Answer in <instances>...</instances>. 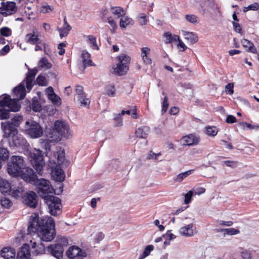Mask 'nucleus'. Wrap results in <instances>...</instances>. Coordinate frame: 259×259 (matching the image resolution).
<instances>
[{"instance_id":"8","label":"nucleus","mask_w":259,"mask_h":259,"mask_svg":"<svg viewBox=\"0 0 259 259\" xmlns=\"http://www.w3.org/2000/svg\"><path fill=\"white\" fill-rule=\"evenodd\" d=\"M26 133L32 138H38L43 135V129L40 125L34 121L26 122Z\"/></svg>"},{"instance_id":"35","label":"nucleus","mask_w":259,"mask_h":259,"mask_svg":"<svg viewBox=\"0 0 259 259\" xmlns=\"http://www.w3.org/2000/svg\"><path fill=\"white\" fill-rule=\"evenodd\" d=\"M9 104L10 106H8V107L9 108L10 111L17 112L19 111L21 108L20 105L15 100L11 99V102Z\"/></svg>"},{"instance_id":"16","label":"nucleus","mask_w":259,"mask_h":259,"mask_svg":"<svg viewBox=\"0 0 259 259\" xmlns=\"http://www.w3.org/2000/svg\"><path fill=\"white\" fill-rule=\"evenodd\" d=\"M30 245L24 244L17 253V259H30Z\"/></svg>"},{"instance_id":"23","label":"nucleus","mask_w":259,"mask_h":259,"mask_svg":"<svg viewBox=\"0 0 259 259\" xmlns=\"http://www.w3.org/2000/svg\"><path fill=\"white\" fill-rule=\"evenodd\" d=\"M241 44L243 47L246 49V51L247 52H251L253 54L257 53V51L256 49L254 46L253 44L250 41L244 38L241 40Z\"/></svg>"},{"instance_id":"11","label":"nucleus","mask_w":259,"mask_h":259,"mask_svg":"<svg viewBox=\"0 0 259 259\" xmlns=\"http://www.w3.org/2000/svg\"><path fill=\"white\" fill-rule=\"evenodd\" d=\"M55 130L61 136L69 138L70 135L69 133V127L64 122L57 120L54 124Z\"/></svg>"},{"instance_id":"63","label":"nucleus","mask_w":259,"mask_h":259,"mask_svg":"<svg viewBox=\"0 0 259 259\" xmlns=\"http://www.w3.org/2000/svg\"><path fill=\"white\" fill-rule=\"evenodd\" d=\"M259 8V4L257 3H254L252 4L249 5L247 7L245 8L246 10H244V12H246L248 10H253L256 11L258 10Z\"/></svg>"},{"instance_id":"64","label":"nucleus","mask_w":259,"mask_h":259,"mask_svg":"<svg viewBox=\"0 0 259 259\" xmlns=\"http://www.w3.org/2000/svg\"><path fill=\"white\" fill-rule=\"evenodd\" d=\"M241 255L243 259H251L252 255L250 251L244 250L241 252Z\"/></svg>"},{"instance_id":"42","label":"nucleus","mask_w":259,"mask_h":259,"mask_svg":"<svg viewBox=\"0 0 259 259\" xmlns=\"http://www.w3.org/2000/svg\"><path fill=\"white\" fill-rule=\"evenodd\" d=\"M154 249V246L152 245H147L144 250L143 253L140 255L139 259H144L147 256H148L151 251H152Z\"/></svg>"},{"instance_id":"37","label":"nucleus","mask_w":259,"mask_h":259,"mask_svg":"<svg viewBox=\"0 0 259 259\" xmlns=\"http://www.w3.org/2000/svg\"><path fill=\"white\" fill-rule=\"evenodd\" d=\"M193 171V170H189L188 171H186L185 172L181 173L179 175H178L174 179L175 181L176 182H182L184 179L190 176L192 174V172Z\"/></svg>"},{"instance_id":"2","label":"nucleus","mask_w":259,"mask_h":259,"mask_svg":"<svg viewBox=\"0 0 259 259\" xmlns=\"http://www.w3.org/2000/svg\"><path fill=\"white\" fill-rule=\"evenodd\" d=\"M68 244L67 238L65 237H61L56 240L55 243L47 246V250L50 254L56 258L61 259L63 258L64 247L67 246Z\"/></svg>"},{"instance_id":"32","label":"nucleus","mask_w":259,"mask_h":259,"mask_svg":"<svg viewBox=\"0 0 259 259\" xmlns=\"http://www.w3.org/2000/svg\"><path fill=\"white\" fill-rule=\"evenodd\" d=\"M24 191L23 187L20 186L17 187H15L12 189L11 187V191L9 192H11V195L15 198H18L21 196Z\"/></svg>"},{"instance_id":"15","label":"nucleus","mask_w":259,"mask_h":259,"mask_svg":"<svg viewBox=\"0 0 259 259\" xmlns=\"http://www.w3.org/2000/svg\"><path fill=\"white\" fill-rule=\"evenodd\" d=\"M36 194L33 191H30L27 193L24 197V200L25 204L32 208H35L37 205V200Z\"/></svg>"},{"instance_id":"41","label":"nucleus","mask_w":259,"mask_h":259,"mask_svg":"<svg viewBox=\"0 0 259 259\" xmlns=\"http://www.w3.org/2000/svg\"><path fill=\"white\" fill-rule=\"evenodd\" d=\"M78 101L79 102L81 106L84 107H89L90 103V100L89 98L86 97V95L80 96L77 98Z\"/></svg>"},{"instance_id":"62","label":"nucleus","mask_w":259,"mask_h":259,"mask_svg":"<svg viewBox=\"0 0 259 259\" xmlns=\"http://www.w3.org/2000/svg\"><path fill=\"white\" fill-rule=\"evenodd\" d=\"M168 106L169 104L168 103V98L167 96H165L162 102L161 112L162 113L165 112L167 110Z\"/></svg>"},{"instance_id":"38","label":"nucleus","mask_w":259,"mask_h":259,"mask_svg":"<svg viewBox=\"0 0 259 259\" xmlns=\"http://www.w3.org/2000/svg\"><path fill=\"white\" fill-rule=\"evenodd\" d=\"M30 243L31 245V248L32 249H35L34 251L36 254L42 253L45 251V247L41 243L40 244L41 246L39 247V249H38L37 247H38V246L37 245L35 242H33L31 240Z\"/></svg>"},{"instance_id":"61","label":"nucleus","mask_w":259,"mask_h":259,"mask_svg":"<svg viewBox=\"0 0 259 259\" xmlns=\"http://www.w3.org/2000/svg\"><path fill=\"white\" fill-rule=\"evenodd\" d=\"M193 195V191L192 190L189 191L185 195V203L189 204L191 202L192 197Z\"/></svg>"},{"instance_id":"58","label":"nucleus","mask_w":259,"mask_h":259,"mask_svg":"<svg viewBox=\"0 0 259 259\" xmlns=\"http://www.w3.org/2000/svg\"><path fill=\"white\" fill-rule=\"evenodd\" d=\"M65 160V153L64 151L59 152L57 154V162L59 165H62L64 163Z\"/></svg>"},{"instance_id":"30","label":"nucleus","mask_w":259,"mask_h":259,"mask_svg":"<svg viewBox=\"0 0 259 259\" xmlns=\"http://www.w3.org/2000/svg\"><path fill=\"white\" fill-rule=\"evenodd\" d=\"M110 10L112 13L114 15L116 16L117 18L121 17L125 14V11L121 7H111Z\"/></svg>"},{"instance_id":"5","label":"nucleus","mask_w":259,"mask_h":259,"mask_svg":"<svg viewBox=\"0 0 259 259\" xmlns=\"http://www.w3.org/2000/svg\"><path fill=\"white\" fill-rule=\"evenodd\" d=\"M44 202L48 205L49 212L51 215L57 216L62 213L61 200L59 197L52 195L45 198Z\"/></svg>"},{"instance_id":"7","label":"nucleus","mask_w":259,"mask_h":259,"mask_svg":"<svg viewBox=\"0 0 259 259\" xmlns=\"http://www.w3.org/2000/svg\"><path fill=\"white\" fill-rule=\"evenodd\" d=\"M37 185V193L40 197L44 200L52 195L50 193H53L54 190L50 184V182L44 179H38V182L35 184Z\"/></svg>"},{"instance_id":"12","label":"nucleus","mask_w":259,"mask_h":259,"mask_svg":"<svg viewBox=\"0 0 259 259\" xmlns=\"http://www.w3.org/2000/svg\"><path fill=\"white\" fill-rule=\"evenodd\" d=\"M1 124L4 138H11L14 135L18 134L17 128L12 123H10V121L2 122Z\"/></svg>"},{"instance_id":"25","label":"nucleus","mask_w":259,"mask_h":259,"mask_svg":"<svg viewBox=\"0 0 259 259\" xmlns=\"http://www.w3.org/2000/svg\"><path fill=\"white\" fill-rule=\"evenodd\" d=\"M26 41L31 45L40 44V39L38 38V35H36L33 31V33H29L26 35Z\"/></svg>"},{"instance_id":"45","label":"nucleus","mask_w":259,"mask_h":259,"mask_svg":"<svg viewBox=\"0 0 259 259\" xmlns=\"http://www.w3.org/2000/svg\"><path fill=\"white\" fill-rule=\"evenodd\" d=\"M11 97L9 95H7L0 100V107L4 108L10 106V102H11Z\"/></svg>"},{"instance_id":"33","label":"nucleus","mask_w":259,"mask_h":259,"mask_svg":"<svg viewBox=\"0 0 259 259\" xmlns=\"http://www.w3.org/2000/svg\"><path fill=\"white\" fill-rule=\"evenodd\" d=\"M163 36L166 38L165 42L166 44L174 41H177L179 39V36L178 35H172L170 32H165Z\"/></svg>"},{"instance_id":"10","label":"nucleus","mask_w":259,"mask_h":259,"mask_svg":"<svg viewBox=\"0 0 259 259\" xmlns=\"http://www.w3.org/2000/svg\"><path fill=\"white\" fill-rule=\"evenodd\" d=\"M0 7V14L4 16L14 14L17 11L16 3L14 2H3Z\"/></svg>"},{"instance_id":"55","label":"nucleus","mask_w":259,"mask_h":259,"mask_svg":"<svg viewBox=\"0 0 259 259\" xmlns=\"http://www.w3.org/2000/svg\"><path fill=\"white\" fill-rule=\"evenodd\" d=\"M108 22L110 24V26L112 27L111 31L112 33H114L116 29L117 28V25L115 22V21L113 20V19L111 17H109L107 19Z\"/></svg>"},{"instance_id":"34","label":"nucleus","mask_w":259,"mask_h":259,"mask_svg":"<svg viewBox=\"0 0 259 259\" xmlns=\"http://www.w3.org/2000/svg\"><path fill=\"white\" fill-rule=\"evenodd\" d=\"M71 29V27L70 25L67 26H63L61 28H58L57 30L59 32L60 37L62 38L63 37L66 36L69 31Z\"/></svg>"},{"instance_id":"59","label":"nucleus","mask_w":259,"mask_h":259,"mask_svg":"<svg viewBox=\"0 0 259 259\" xmlns=\"http://www.w3.org/2000/svg\"><path fill=\"white\" fill-rule=\"evenodd\" d=\"M75 91L77 98L85 95V93L83 92V88L81 85H76Z\"/></svg>"},{"instance_id":"29","label":"nucleus","mask_w":259,"mask_h":259,"mask_svg":"<svg viewBox=\"0 0 259 259\" xmlns=\"http://www.w3.org/2000/svg\"><path fill=\"white\" fill-rule=\"evenodd\" d=\"M183 34L185 36V38L189 40L191 44H194L198 40L197 36L193 32L183 31Z\"/></svg>"},{"instance_id":"52","label":"nucleus","mask_w":259,"mask_h":259,"mask_svg":"<svg viewBox=\"0 0 259 259\" xmlns=\"http://www.w3.org/2000/svg\"><path fill=\"white\" fill-rule=\"evenodd\" d=\"M239 233L240 231L238 229H235L234 228H227L225 229V233H224V236H225L226 235H236L239 234Z\"/></svg>"},{"instance_id":"47","label":"nucleus","mask_w":259,"mask_h":259,"mask_svg":"<svg viewBox=\"0 0 259 259\" xmlns=\"http://www.w3.org/2000/svg\"><path fill=\"white\" fill-rule=\"evenodd\" d=\"M186 20L191 23L196 24L198 23L199 18L194 14H188L185 16Z\"/></svg>"},{"instance_id":"26","label":"nucleus","mask_w":259,"mask_h":259,"mask_svg":"<svg viewBox=\"0 0 259 259\" xmlns=\"http://www.w3.org/2000/svg\"><path fill=\"white\" fill-rule=\"evenodd\" d=\"M11 191V184L0 177V191L3 194L8 193Z\"/></svg>"},{"instance_id":"17","label":"nucleus","mask_w":259,"mask_h":259,"mask_svg":"<svg viewBox=\"0 0 259 259\" xmlns=\"http://www.w3.org/2000/svg\"><path fill=\"white\" fill-rule=\"evenodd\" d=\"M13 91L14 95L16 96L18 100H22L26 96V91L23 83H21L18 86L15 87Z\"/></svg>"},{"instance_id":"14","label":"nucleus","mask_w":259,"mask_h":259,"mask_svg":"<svg viewBox=\"0 0 259 259\" xmlns=\"http://www.w3.org/2000/svg\"><path fill=\"white\" fill-rule=\"evenodd\" d=\"M67 256L71 259L82 258L86 256L85 252H83L79 247L72 246L69 248L66 251Z\"/></svg>"},{"instance_id":"60","label":"nucleus","mask_w":259,"mask_h":259,"mask_svg":"<svg viewBox=\"0 0 259 259\" xmlns=\"http://www.w3.org/2000/svg\"><path fill=\"white\" fill-rule=\"evenodd\" d=\"M54 9L53 6L49 5H43L40 8V12L42 13H47L52 12Z\"/></svg>"},{"instance_id":"40","label":"nucleus","mask_w":259,"mask_h":259,"mask_svg":"<svg viewBox=\"0 0 259 259\" xmlns=\"http://www.w3.org/2000/svg\"><path fill=\"white\" fill-rule=\"evenodd\" d=\"M38 66L41 68H44L46 69H50L52 67V64L49 62L48 59L45 57H44L40 60Z\"/></svg>"},{"instance_id":"22","label":"nucleus","mask_w":259,"mask_h":259,"mask_svg":"<svg viewBox=\"0 0 259 259\" xmlns=\"http://www.w3.org/2000/svg\"><path fill=\"white\" fill-rule=\"evenodd\" d=\"M193 224L191 223L180 229V234L183 236L190 237L194 235Z\"/></svg>"},{"instance_id":"53","label":"nucleus","mask_w":259,"mask_h":259,"mask_svg":"<svg viewBox=\"0 0 259 259\" xmlns=\"http://www.w3.org/2000/svg\"><path fill=\"white\" fill-rule=\"evenodd\" d=\"M137 137L143 139H146L147 137V134L142 128H138L135 132Z\"/></svg>"},{"instance_id":"31","label":"nucleus","mask_w":259,"mask_h":259,"mask_svg":"<svg viewBox=\"0 0 259 259\" xmlns=\"http://www.w3.org/2000/svg\"><path fill=\"white\" fill-rule=\"evenodd\" d=\"M82 62L84 66H93L92 61L91 60V55L87 51H83L81 54Z\"/></svg>"},{"instance_id":"9","label":"nucleus","mask_w":259,"mask_h":259,"mask_svg":"<svg viewBox=\"0 0 259 259\" xmlns=\"http://www.w3.org/2000/svg\"><path fill=\"white\" fill-rule=\"evenodd\" d=\"M21 178L26 182L35 184L38 182L37 175L32 168L24 166L20 175Z\"/></svg>"},{"instance_id":"44","label":"nucleus","mask_w":259,"mask_h":259,"mask_svg":"<svg viewBox=\"0 0 259 259\" xmlns=\"http://www.w3.org/2000/svg\"><path fill=\"white\" fill-rule=\"evenodd\" d=\"M218 133V130L215 126H208L206 128V134L208 136L214 137Z\"/></svg>"},{"instance_id":"50","label":"nucleus","mask_w":259,"mask_h":259,"mask_svg":"<svg viewBox=\"0 0 259 259\" xmlns=\"http://www.w3.org/2000/svg\"><path fill=\"white\" fill-rule=\"evenodd\" d=\"M137 21L140 25H145L148 22L146 15L142 13L140 14L137 17Z\"/></svg>"},{"instance_id":"57","label":"nucleus","mask_w":259,"mask_h":259,"mask_svg":"<svg viewBox=\"0 0 259 259\" xmlns=\"http://www.w3.org/2000/svg\"><path fill=\"white\" fill-rule=\"evenodd\" d=\"M106 93L109 96H114L115 95V89L113 85H109L106 88Z\"/></svg>"},{"instance_id":"46","label":"nucleus","mask_w":259,"mask_h":259,"mask_svg":"<svg viewBox=\"0 0 259 259\" xmlns=\"http://www.w3.org/2000/svg\"><path fill=\"white\" fill-rule=\"evenodd\" d=\"M23 121V116L21 115H17L14 117L12 119L10 123H12L14 126L16 128L18 127L20 123Z\"/></svg>"},{"instance_id":"24","label":"nucleus","mask_w":259,"mask_h":259,"mask_svg":"<svg viewBox=\"0 0 259 259\" xmlns=\"http://www.w3.org/2000/svg\"><path fill=\"white\" fill-rule=\"evenodd\" d=\"M150 49L148 47H144L141 49V57L144 63L146 64H151L152 59L148 56Z\"/></svg>"},{"instance_id":"4","label":"nucleus","mask_w":259,"mask_h":259,"mask_svg":"<svg viewBox=\"0 0 259 259\" xmlns=\"http://www.w3.org/2000/svg\"><path fill=\"white\" fill-rule=\"evenodd\" d=\"M28 159L36 171L41 175L45 165L42 151L39 149H34L29 152Z\"/></svg>"},{"instance_id":"51","label":"nucleus","mask_w":259,"mask_h":259,"mask_svg":"<svg viewBox=\"0 0 259 259\" xmlns=\"http://www.w3.org/2000/svg\"><path fill=\"white\" fill-rule=\"evenodd\" d=\"M0 34L5 37H8L11 35L12 31L7 27H3L0 29Z\"/></svg>"},{"instance_id":"20","label":"nucleus","mask_w":259,"mask_h":259,"mask_svg":"<svg viewBox=\"0 0 259 259\" xmlns=\"http://www.w3.org/2000/svg\"><path fill=\"white\" fill-rule=\"evenodd\" d=\"M2 257L5 259H14L16 255L15 249L10 247H4L1 251Z\"/></svg>"},{"instance_id":"56","label":"nucleus","mask_w":259,"mask_h":259,"mask_svg":"<svg viewBox=\"0 0 259 259\" xmlns=\"http://www.w3.org/2000/svg\"><path fill=\"white\" fill-rule=\"evenodd\" d=\"M48 99L51 101L52 103L55 105H60L61 104V98L55 94V97L54 96L50 97Z\"/></svg>"},{"instance_id":"21","label":"nucleus","mask_w":259,"mask_h":259,"mask_svg":"<svg viewBox=\"0 0 259 259\" xmlns=\"http://www.w3.org/2000/svg\"><path fill=\"white\" fill-rule=\"evenodd\" d=\"M54 178L57 182H63L65 179V174L63 169L58 165H56L53 171Z\"/></svg>"},{"instance_id":"39","label":"nucleus","mask_w":259,"mask_h":259,"mask_svg":"<svg viewBox=\"0 0 259 259\" xmlns=\"http://www.w3.org/2000/svg\"><path fill=\"white\" fill-rule=\"evenodd\" d=\"M30 107L32 110L34 112H40L42 109L40 103L38 100H33Z\"/></svg>"},{"instance_id":"13","label":"nucleus","mask_w":259,"mask_h":259,"mask_svg":"<svg viewBox=\"0 0 259 259\" xmlns=\"http://www.w3.org/2000/svg\"><path fill=\"white\" fill-rule=\"evenodd\" d=\"M38 70L36 68L33 69L28 68V71L26 74L24 81L26 82V88L29 91L31 90L35 83L34 78Z\"/></svg>"},{"instance_id":"3","label":"nucleus","mask_w":259,"mask_h":259,"mask_svg":"<svg viewBox=\"0 0 259 259\" xmlns=\"http://www.w3.org/2000/svg\"><path fill=\"white\" fill-rule=\"evenodd\" d=\"M24 166V161L22 157L13 155L11 157L10 162L8 164L7 171L11 176L18 177Z\"/></svg>"},{"instance_id":"54","label":"nucleus","mask_w":259,"mask_h":259,"mask_svg":"<svg viewBox=\"0 0 259 259\" xmlns=\"http://www.w3.org/2000/svg\"><path fill=\"white\" fill-rule=\"evenodd\" d=\"M1 204L2 206L6 208H9L12 205V202L11 201L7 198H3L1 199Z\"/></svg>"},{"instance_id":"1","label":"nucleus","mask_w":259,"mask_h":259,"mask_svg":"<svg viewBox=\"0 0 259 259\" xmlns=\"http://www.w3.org/2000/svg\"><path fill=\"white\" fill-rule=\"evenodd\" d=\"M55 228V222L52 218L40 219L37 214H35L30 217L27 231L30 234L37 232L42 241L50 242L56 236Z\"/></svg>"},{"instance_id":"18","label":"nucleus","mask_w":259,"mask_h":259,"mask_svg":"<svg viewBox=\"0 0 259 259\" xmlns=\"http://www.w3.org/2000/svg\"><path fill=\"white\" fill-rule=\"evenodd\" d=\"M183 139L185 141L184 144L188 146L196 145L200 142V137L195 134L184 136Z\"/></svg>"},{"instance_id":"43","label":"nucleus","mask_w":259,"mask_h":259,"mask_svg":"<svg viewBox=\"0 0 259 259\" xmlns=\"http://www.w3.org/2000/svg\"><path fill=\"white\" fill-rule=\"evenodd\" d=\"M35 81L39 86L45 87L48 85V81L46 77L41 74H39L37 76Z\"/></svg>"},{"instance_id":"28","label":"nucleus","mask_w":259,"mask_h":259,"mask_svg":"<svg viewBox=\"0 0 259 259\" xmlns=\"http://www.w3.org/2000/svg\"><path fill=\"white\" fill-rule=\"evenodd\" d=\"M133 20L125 15L121 17L120 20L119 25L121 28H125L127 25H133Z\"/></svg>"},{"instance_id":"48","label":"nucleus","mask_w":259,"mask_h":259,"mask_svg":"<svg viewBox=\"0 0 259 259\" xmlns=\"http://www.w3.org/2000/svg\"><path fill=\"white\" fill-rule=\"evenodd\" d=\"M10 117V110L4 108H0V119H7Z\"/></svg>"},{"instance_id":"27","label":"nucleus","mask_w":259,"mask_h":259,"mask_svg":"<svg viewBox=\"0 0 259 259\" xmlns=\"http://www.w3.org/2000/svg\"><path fill=\"white\" fill-rule=\"evenodd\" d=\"M9 154V151L7 148L0 147V169L2 168V163L8 160Z\"/></svg>"},{"instance_id":"49","label":"nucleus","mask_w":259,"mask_h":259,"mask_svg":"<svg viewBox=\"0 0 259 259\" xmlns=\"http://www.w3.org/2000/svg\"><path fill=\"white\" fill-rule=\"evenodd\" d=\"M122 114L121 113L116 114L114 115V126L118 127L122 125Z\"/></svg>"},{"instance_id":"6","label":"nucleus","mask_w":259,"mask_h":259,"mask_svg":"<svg viewBox=\"0 0 259 259\" xmlns=\"http://www.w3.org/2000/svg\"><path fill=\"white\" fill-rule=\"evenodd\" d=\"M116 59L119 62L116 67L114 68V72L119 76L125 75L129 69L131 58L124 54H122L119 55Z\"/></svg>"},{"instance_id":"19","label":"nucleus","mask_w":259,"mask_h":259,"mask_svg":"<svg viewBox=\"0 0 259 259\" xmlns=\"http://www.w3.org/2000/svg\"><path fill=\"white\" fill-rule=\"evenodd\" d=\"M11 138L12 140L10 142V144L12 147H22L26 143V140L23 137L18 136V134L14 135Z\"/></svg>"},{"instance_id":"36","label":"nucleus","mask_w":259,"mask_h":259,"mask_svg":"<svg viewBox=\"0 0 259 259\" xmlns=\"http://www.w3.org/2000/svg\"><path fill=\"white\" fill-rule=\"evenodd\" d=\"M87 37L88 38V41L91 45L92 48L94 50H98L99 48L97 44L96 37L92 35H89L87 36Z\"/></svg>"}]
</instances>
